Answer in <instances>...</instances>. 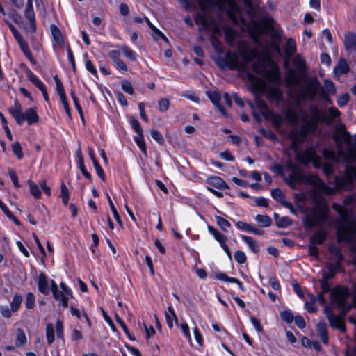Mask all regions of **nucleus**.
<instances>
[{
	"label": "nucleus",
	"mask_w": 356,
	"mask_h": 356,
	"mask_svg": "<svg viewBox=\"0 0 356 356\" xmlns=\"http://www.w3.org/2000/svg\"><path fill=\"white\" fill-rule=\"evenodd\" d=\"M356 234V220H349L344 217L340 220L337 228V237L338 242H352Z\"/></svg>",
	"instance_id": "f257e3e1"
},
{
	"label": "nucleus",
	"mask_w": 356,
	"mask_h": 356,
	"mask_svg": "<svg viewBox=\"0 0 356 356\" xmlns=\"http://www.w3.org/2000/svg\"><path fill=\"white\" fill-rule=\"evenodd\" d=\"M356 181V167L347 165L343 175L336 176L334 183L339 190L349 191L355 188Z\"/></svg>",
	"instance_id": "f03ea898"
},
{
	"label": "nucleus",
	"mask_w": 356,
	"mask_h": 356,
	"mask_svg": "<svg viewBox=\"0 0 356 356\" xmlns=\"http://www.w3.org/2000/svg\"><path fill=\"white\" fill-rule=\"evenodd\" d=\"M332 139L341 154L343 153V143L348 146L352 145V136L346 130V127L343 124L334 126Z\"/></svg>",
	"instance_id": "7ed1b4c3"
},
{
	"label": "nucleus",
	"mask_w": 356,
	"mask_h": 356,
	"mask_svg": "<svg viewBox=\"0 0 356 356\" xmlns=\"http://www.w3.org/2000/svg\"><path fill=\"white\" fill-rule=\"evenodd\" d=\"M332 300L337 304V307L342 310V315H344L351 308V306L346 303L345 295L339 289H334L330 291Z\"/></svg>",
	"instance_id": "20e7f679"
},
{
	"label": "nucleus",
	"mask_w": 356,
	"mask_h": 356,
	"mask_svg": "<svg viewBox=\"0 0 356 356\" xmlns=\"http://www.w3.org/2000/svg\"><path fill=\"white\" fill-rule=\"evenodd\" d=\"M25 17L29 22V27H25L26 31L33 33L36 31L35 15L33 8L32 0H27V4L24 12Z\"/></svg>",
	"instance_id": "39448f33"
},
{
	"label": "nucleus",
	"mask_w": 356,
	"mask_h": 356,
	"mask_svg": "<svg viewBox=\"0 0 356 356\" xmlns=\"http://www.w3.org/2000/svg\"><path fill=\"white\" fill-rule=\"evenodd\" d=\"M28 79L33 83L42 93L43 97L47 102H49V98L45 85L29 69L26 70Z\"/></svg>",
	"instance_id": "423d86ee"
},
{
	"label": "nucleus",
	"mask_w": 356,
	"mask_h": 356,
	"mask_svg": "<svg viewBox=\"0 0 356 356\" xmlns=\"http://www.w3.org/2000/svg\"><path fill=\"white\" fill-rule=\"evenodd\" d=\"M220 0H199L200 10L203 13H207L214 7H218L220 10H225L227 5H223L222 7L220 6Z\"/></svg>",
	"instance_id": "0eeeda50"
},
{
	"label": "nucleus",
	"mask_w": 356,
	"mask_h": 356,
	"mask_svg": "<svg viewBox=\"0 0 356 356\" xmlns=\"http://www.w3.org/2000/svg\"><path fill=\"white\" fill-rule=\"evenodd\" d=\"M207 95L220 113L224 116H227V114L225 108L220 104L221 95L220 92L218 91H207Z\"/></svg>",
	"instance_id": "6e6552de"
},
{
	"label": "nucleus",
	"mask_w": 356,
	"mask_h": 356,
	"mask_svg": "<svg viewBox=\"0 0 356 356\" xmlns=\"http://www.w3.org/2000/svg\"><path fill=\"white\" fill-rule=\"evenodd\" d=\"M327 310L328 309L325 308L326 316L330 321V325L334 328L339 330L342 332H345L346 326L341 318L337 315L330 314Z\"/></svg>",
	"instance_id": "1a4fd4ad"
},
{
	"label": "nucleus",
	"mask_w": 356,
	"mask_h": 356,
	"mask_svg": "<svg viewBox=\"0 0 356 356\" xmlns=\"http://www.w3.org/2000/svg\"><path fill=\"white\" fill-rule=\"evenodd\" d=\"M23 119L20 121L19 125H22L24 120H26L29 125L35 124L39 121V116L36 112V109L33 108H29L26 110L24 113H22Z\"/></svg>",
	"instance_id": "9d476101"
},
{
	"label": "nucleus",
	"mask_w": 356,
	"mask_h": 356,
	"mask_svg": "<svg viewBox=\"0 0 356 356\" xmlns=\"http://www.w3.org/2000/svg\"><path fill=\"white\" fill-rule=\"evenodd\" d=\"M225 62L227 67L230 70H240L242 67L237 55L234 52L228 51L226 54Z\"/></svg>",
	"instance_id": "9b49d317"
},
{
	"label": "nucleus",
	"mask_w": 356,
	"mask_h": 356,
	"mask_svg": "<svg viewBox=\"0 0 356 356\" xmlns=\"http://www.w3.org/2000/svg\"><path fill=\"white\" fill-rule=\"evenodd\" d=\"M309 110H310L311 113H312V115L316 121V123H317L318 122H325L327 124H332V119H328L325 116V113L321 111L318 109L317 106L314 105V104L311 105L309 106Z\"/></svg>",
	"instance_id": "f8f14e48"
},
{
	"label": "nucleus",
	"mask_w": 356,
	"mask_h": 356,
	"mask_svg": "<svg viewBox=\"0 0 356 356\" xmlns=\"http://www.w3.org/2000/svg\"><path fill=\"white\" fill-rule=\"evenodd\" d=\"M9 112L15 118L17 124H20V121L23 119L22 107L17 99H15L13 107L9 108Z\"/></svg>",
	"instance_id": "ddd939ff"
},
{
	"label": "nucleus",
	"mask_w": 356,
	"mask_h": 356,
	"mask_svg": "<svg viewBox=\"0 0 356 356\" xmlns=\"http://www.w3.org/2000/svg\"><path fill=\"white\" fill-rule=\"evenodd\" d=\"M207 183L213 187H215L218 189H227L229 188V186L227 183L220 177L213 176L210 177L207 179Z\"/></svg>",
	"instance_id": "4468645a"
},
{
	"label": "nucleus",
	"mask_w": 356,
	"mask_h": 356,
	"mask_svg": "<svg viewBox=\"0 0 356 356\" xmlns=\"http://www.w3.org/2000/svg\"><path fill=\"white\" fill-rule=\"evenodd\" d=\"M38 286L40 293H43L44 295L49 294L50 290L49 289L47 277L43 272H41L39 275Z\"/></svg>",
	"instance_id": "2eb2a0df"
},
{
	"label": "nucleus",
	"mask_w": 356,
	"mask_h": 356,
	"mask_svg": "<svg viewBox=\"0 0 356 356\" xmlns=\"http://www.w3.org/2000/svg\"><path fill=\"white\" fill-rule=\"evenodd\" d=\"M50 30L55 42L59 46L63 47L64 45V38L60 30L55 24L50 26Z\"/></svg>",
	"instance_id": "dca6fc26"
},
{
	"label": "nucleus",
	"mask_w": 356,
	"mask_h": 356,
	"mask_svg": "<svg viewBox=\"0 0 356 356\" xmlns=\"http://www.w3.org/2000/svg\"><path fill=\"white\" fill-rule=\"evenodd\" d=\"M318 334L321 337L322 342L324 344H327L329 341L327 325L325 322L321 321L317 325Z\"/></svg>",
	"instance_id": "f3484780"
},
{
	"label": "nucleus",
	"mask_w": 356,
	"mask_h": 356,
	"mask_svg": "<svg viewBox=\"0 0 356 356\" xmlns=\"http://www.w3.org/2000/svg\"><path fill=\"white\" fill-rule=\"evenodd\" d=\"M327 233L325 231H317L310 237L309 242L314 245H321L325 241Z\"/></svg>",
	"instance_id": "a211bd4d"
},
{
	"label": "nucleus",
	"mask_w": 356,
	"mask_h": 356,
	"mask_svg": "<svg viewBox=\"0 0 356 356\" xmlns=\"http://www.w3.org/2000/svg\"><path fill=\"white\" fill-rule=\"evenodd\" d=\"M286 83L289 86H297L300 83V79L297 76L296 72L293 69H289L287 71L286 76Z\"/></svg>",
	"instance_id": "6ab92c4d"
},
{
	"label": "nucleus",
	"mask_w": 356,
	"mask_h": 356,
	"mask_svg": "<svg viewBox=\"0 0 356 356\" xmlns=\"http://www.w3.org/2000/svg\"><path fill=\"white\" fill-rule=\"evenodd\" d=\"M350 68L347 61L343 58H341L337 65L334 67V72L337 75H341L347 74Z\"/></svg>",
	"instance_id": "aec40b11"
},
{
	"label": "nucleus",
	"mask_w": 356,
	"mask_h": 356,
	"mask_svg": "<svg viewBox=\"0 0 356 356\" xmlns=\"http://www.w3.org/2000/svg\"><path fill=\"white\" fill-rule=\"evenodd\" d=\"M266 118L271 121L272 124L277 129L281 128L283 124L282 117L279 113L269 111Z\"/></svg>",
	"instance_id": "412c9836"
},
{
	"label": "nucleus",
	"mask_w": 356,
	"mask_h": 356,
	"mask_svg": "<svg viewBox=\"0 0 356 356\" xmlns=\"http://www.w3.org/2000/svg\"><path fill=\"white\" fill-rule=\"evenodd\" d=\"M344 47L346 50L353 49L356 52V35L354 33H348L345 35Z\"/></svg>",
	"instance_id": "4be33fe9"
},
{
	"label": "nucleus",
	"mask_w": 356,
	"mask_h": 356,
	"mask_svg": "<svg viewBox=\"0 0 356 356\" xmlns=\"http://www.w3.org/2000/svg\"><path fill=\"white\" fill-rule=\"evenodd\" d=\"M307 134L304 131H291L289 138L293 143L302 144L306 139Z\"/></svg>",
	"instance_id": "5701e85b"
},
{
	"label": "nucleus",
	"mask_w": 356,
	"mask_h": 356,
	"mask_svg": "<svg viewBox=\"0 0 356 356\" xmlns=\"http://www.w3.org/2000/svg\"><path fill=\"white\" fill-rule=\"evenodd\" d=\"M350 147L347 149L346 154H345L343 152L342 153V155L343 156V159L346 161H347L349 163L355 162L356 163V146H349ZM340 154L341 153L340 152Z\"/></svg>",
	"instance_id": "b1692460"
},
{
	"label": "nucleus",
	"mask_w": 356,
	"mask_h": 356,
	"mask_svg": "<svg viewBox=\"0 0 356 356\" xmlns=\"http://www.w3.org/2000/svg\"><path fill=\"white\" fill-rule=\"evenodd\" d=\"M195 21L197 24H201L205 29H209V22L207 20V13H203L201 11L200 13H197L195 17Z\"/></svg>",
	"instance_id": "393cba45"
},
{
	"label": "nucleus",
	"mask_w": 356,
	"mask_h": 356,
	"mask_svg": "<svg viewBox=\"0 0 356 356\" xmlns=\"http://www.w3.org/2000/svg\"><path fill=\"white\" fill-rule=\"evenodd\" d=\"M241 238L248 245L249 248L254 253H258L259 252V247L253 238L241 235Z\"/></svg>",
	"instance_id": "a878e982"
},
{
	"label": "nucleus",
	"mask_w": 356,
	"mask_h": 356,
	"mask_svg": "<svg viewBox=\"0 0 356 356\" xmlns=\"http://www.w3.org/2000/svg\"><path fill=\"white\" fill-rule=\"evenodd\" d=\"M322 154L325 159L330 160L336 163L339 161V157L342 155L340 154V153L337 154L335 151L332 149H324L322 152Z\"/></svg>",
	"instance_id": "bb28decb"
},
{
	"label": "nucleus",
	"mask_w": 356,
	"mask_h": 356,
	"mask_svg": "<svg viewBox=\"0 0 356 356\" xmlns=\"http://www.w3.org/2000/svg\"><path fill=\"white\" fill-rule=\"evenodd\" d=\"M209 232L213 235L214 238L220 243V244L226 242L227 236L220 233L216 228L211 225H208Z\"/></svg>",
	"instance_id": "cd10ccee"
},
{
	"label": "nucleus",
	"mask_w": 356,
	"mask_h": 356,
	"mask_svg": "<svg viewBox=\"0 0 356 356\" xmlns=\"http://www.w3.org/2000/svg\"><path fill=\"white\" fill-rule=\"evenodd\" d=\"M296 159L303 165H308L312 159V156L310 152H305L303 153H298L296 156Z\"/></svg>",
	"instance_id": "c85d7f7f"
},
{
	"label": "nucleus",
	"mask_w": 356,
	"mask_h": 356,
	"mask_svg": "<svg viewBox=\"0 0 356 356\" xmlns=\"http://www.w3.org/2000/svg\"><path fill=\"white\" fill-rule=\"evenodd\" d=\"M220 6H222L223 5H227V7L229 8V14L232 13H236L239 10V8L237 6V3L235 0H220Z\"/></svg>",
	"instance_id": "c756f323"
},
{
	"label": "nucleus",
	"mask_w": 356,
	"mask_h": 356,
	"mask_svg": "<svg viewBox=\"0 0 356 356\" xmlns=\"http://www.w3.org/2000/svg\"><path fill=\"white\" fill-rule=\"evenodd\" d=\"M255 220L262 227H269L272 223L270 218L267 215L258 214Z\"/></svg>",
	"instance_id": "7c9ffc66"
},
{
	"label": "nucleus",
	"mask_w": 356,
	"mask_h": 356,
	"mask_svg": "<svg viewBox=\"0 0 356 356\" xmlns=\"http://www.w3.org/2000/svg\"><path fill=\"white\" fill-rule=\"evenodd\" d=\"M307 89L318 92L321 90L322 92H324V89L321 87V83L317 78H313L309 83Z\"/></svg>",
	"instance_id": "2f4dec72"
},
{
	"label": "nucleus",
	"mask_w": 356,
	"mask_h": 356,
	"mask_svg": "<svg viewBox=\"0 0 356 356\" xmlns=\"http://www.w3.org/2000/svg\"><path fill=\"white\" fill-rule=\"evenodd\" d=\"M26 342V337L22 329L18 328L16 330V346L24 345Z\"/></svg>",
	"instance_id": "473e14b6"
},
{
	"label": "nucleus",
	"mask_w": 356,
	"mask_h": 356,
	"mask_svg": "<svg viewBox=\"0 0 356 356\" xmlns=\"http://www.w3.org/2000/svg\"><path fill=\"white\" fill-rule=\"evenodd\" d=\"M296 50L295 40L290 38L287 40L285 51L289 56H293Z\"/></svg>",
	"instance_id": "72a5a7b5"
},
{
	"label": "nucleus",
	"mask_w": 356,
	"mask_h": 356,
	"mask_svg": "<svg viewBox=\"0 0 356 356\" xmlns=\"http://www.w3.org/2000/svg\"><path fill=\"white\" fill-rule=\"evenodd\" d=\"M134 141L138 145L140 150L143 152V154L147 156L146 145L144 141L143 133L138 134V136H135Z\"/></svg>",
	"instance_id": "f704fd0d"
},
{
	"label": "nucleus",
	"mask_w": 356,
	"mask_h": 356,
	"mask_svg": "<svg viewBox=\"0 0 356 356\" xmlns=\"http://www.w3.org/2000/svg\"><path fill=\"white\" fill-rule=\"evenodd\" d=\"M31 193L36 198L39 199L41 197V191L38 186L31 180L27 181Z\"/></svg>",
	"instance_id": "c9c22d12"
},
{
	"label": "nucleus",
	"mask_w": 356,
	"mask_h": 356,
	"mask_svg": "<svg viewBox=\"0 0 356 356\" xmlns=\"http://www.w3.org/2000/svg\"><path fill=\"white\" fill-rule=\"evenodd\" d=\"M115 318L117 321V323L121 326V327L122 328V330H124V332L126 333V334L127 335V337H129V339L131 341H134L136 339L134 337V335H132L129 332V330L126 325V324L124 323V321L118 315V314H115Z\"/></svg>",
	"instance_id": "e433bc0d"
},
{
	"label": "nucleus",
	"mask_w": 356,
	"mask_h": 356,
	"mask_svg": "<svg viewBox=\"0 0 356 356\" xmlns=\"http://www.w3.org/2000/svg\"><path fill=\"white\" fill-rule=\"evenodd\" d=\"M22 297L17 293L15 294L13 301L10 302L11 311L13 312L17 311L22 304Z\"/></svg>",
	"instance_id": "4c0bfd02"
},
{
	"label": "nucleus",
	"mask_w": 356,
	"mask_h": 356,
	"mask_svg": "<svg viewBox=\"0 0 356 356\" xmlns=\"http://www.w3.org/2000/svg\"><path fill=\"white\" fill-rule=\"evenodd\" d=\"M268 95L270 97L277 101L282 99V92L279 88H270L268 89Z\"/></svg>",
	"instance_id": "58836bf2"
},
{
	"label": "nucleus",
	"mask_w": 356,
	"mask_h": 356,
	"mask_svg": "<svg viewBox=\"0 0 356 356\" xmlns=\"http://www.w3.org/2000/svg\"><path fill=\"white\" fill-rule=\"evenodd\" d=\"M106 197H107V199H108V202L109 206H110V207H111V211H112V212H113V216H114V218H115V220L118 222V223L121 227H122V220H121V219H120V215H119V213H118V211H117V209H116L115 207L114 206V204H113V202H112V200H111V197H110L109 195H108V194H107V195H106Z\"/></svg>",
	"instance_id": "ea45409f"
},
{
	"label": "nucleus",
	"mask_w": 356,
	"mask_h": 356,
	"mask_svg": "<svg viewBox=\"0 0 356 356\" xmlns=\"http://www.w3.org/2000/svg\"><path fill=\"white\" fill-rule=\"evenodd\" d=\"M70 95H71L73 102L74 103L75 107L80 115L81 120H82L83 123L84 124L85 123L84 117H83L82 108H81V105L79 102V99L75 95V93L73 90H71Z\"/></svg>",
	"instance_id": "a19ab883"
},
{
	"label": "nucleus",
	"mask_w": 356,
	"mask_h": 356,
	"mask_svg": "<svg viewBox=\"0 0 356 356\" xmlns=\"http://www.w3.org/2000/svg\"><path fill=\"white\" fill-rule=\"evenodd\" d=\"M46 332L47 343L49 345H51L54 341V328L52 324H47Z\"/></svg>",
	"instance_id": "79ce46f5"
},
{
	"label": "nucleus",
	"mask_w": 356,
	"mask_h": 356,
	"mask_svg": "<svg viewBox=\"0 0 356 356\" xmlns=\"http://www.w3.org/2000/svg\"><path fill=\"white\" fill-rule=\"evenodd\" d=\"M150 134L152 138L155 140L159 145H163L165 143V140L161 134L156 129H151Z\"/></svg>",
	"instance_id": "37998d69"
},
{
	"label": "nucleus",
	"mask_w": 356,
	"mask_h": 356,
	"mask_svg": "<svg viewBox=\"0 0 356 356\" xmlns=\"http://www.w3.org/2000/svg\"><path fill=\"white\" fill-rule=\"evenodd\" d=\"M280 317L283 321L286 322L288 324L291 323L294 319L293 314L289 310L281 312Z\"/></svg>",
	"instance_id": "c03bdc74"
},
{
	"label": "nucleus",
	"mask_w": 356,
	"mask_h": 356,
	"mask_svg": "<svg viewBox=\"0 0 356 356\" xmlns=\"http://www.w3.org/2000/svg\"><path fill=\"white\" fill-rule=\"evenodd\" d=\"M17 43L19 44L20 49L24 54V55L26 56H31V51L29 48L27 42L24 40L23 37L20 38L17 40Z\"/></svg>",
	"instance_id": "a18cd8bd"
},
{
	"label": "nucleus",
	"mask_w": 356,
	"mask_h": 356,
	"mask_svg": "<svg viewBox=\"0 0 356 356\" xmlns=\"http://www.w3.org/2000/svg\"><path fill=\"white\" fill-rule=\"evenodd\" d=\"M216 219L218 225L221 227V229L224 232H227V228L231 226L230 222L227 220L223 218L222 217L216 216Z\"/></svg>",
	"instance_id": "49530a36"
},
{
	"label": "nucleus",
	"mask_w": 356,
	"mask_h": 356,
	"mask_svg": "<svg viewBox=\"0 0 356 356\" xmlns=\"http://www.w3.org/2000/svg\"><path fill=\"white\" fill-rule=\"evenodd\" d=\"M12 149L17 159H22L23 158L22 147L19 142H15L13 144Z\"/></svg>",
	"instance_id": "de8ad7c7"
},
{
	"label": "nucleus",
	"mask_w": 356,
	"mask_h": 356,
	"mask_svg": "<svg viewBox=\"0 0 356 356\" xmlns=\"http://www.w3.org/2000/svg\"><path fill=\"white\" fill-rule=\"evenodd\" d=\"M291 223H292V221L289 218H288L286 216H284V217L280 218L279 220H277V221L276 222V225L278 227L284 228V227H286L291 225Z\"/></svg>",
	"instance_id": "09e8293b"
},
{
	"label": "nucleus",
	"mask_w": 356,
	"mask_h": 356,
	"mask_svg": "<svg viewBox=\"0 0 356 356\" xmlns=\"http://www.w3.org/2000/svg\"><path fill=\"white\" fill-rule=\"evenodd\" d=\"M0 119L1 120V122L3 125V128H4V130H5V132H6V134L8 137V138L12 141L13 140V136L11 134V132H10V130L9 129L8 127V122L6 119V118L4 117L3 114L0 112Z\"/></svg>",
	"instance_id": "8fccbe9b"
},
{
	"label": "nucleus",
	"mask_w": 356,
	"mask_h": 356,
	"mask_svg": "<svg viewBox=\"0 0 356 356\" xmlns=\"http://www.w3.org/2000/svg\"><path fill=\"white\" fill-rule=\"evenodd\" d=\"M25 305L29 309H33L35 305V296L31 292L26 295Z\"/></svg>",
	"instance_id": "3c124183"
},
{
	"label": "nucleus",
	"mask_w": 356,
	"mask_h": 356,
	"mask_svg": "<svg viewBox=\"0 0 356 356\" xmlns=\"http://www.w3.org/2000/svg\"><path fill=\"white\" fill-rule=\"evenodd\" d=\"M130 124L137 134L143 133V129L141 128L139 122L135 118L131 117L130 118Z\"/></svg>",
	"instance_id": "603ef678"
},
{
	"label": "nucleus",
	"mask_w": 356,
	"mask_h": 356,
	"mask_svg": "<svg viewBox=\"0 0 356 356\" xmlns=\"http://www.w3.org/2000/svg\"><path fill=\"white\" fill-rule=\"evenodd\" d=\"M316 94H317L316 92H314L312 90H309L307 89V90L306 92H302L300 95V97L302 99H308L310 101H313L314 99V98L316 97Z\"/></svg>",
	"instance_id": "864d4df0"
},
{
	"label": "nucleus",
	"mask_w": 356,
	"mask_h": 356,
	"mask_svg": "<svg viewBox=\"0 0 356 356\" xmlns=\"http://www.w3.org/2000/svg\"><path fill=\"white\" fill-rule=\"evenodd\" d=\"M316 94H317L316 92H314L312 90H309L307 89V90L306 92H302L300 95V97L302 99H308L310 101H313L314 99V98L316 97Z\"/></svg>",
	"instance_id": "5fc2aeb1"
},
{
	"label": "nucleus",
	"mask_w": 356,
	"mask_h": 356,
	"mask_svg": "<svg viewBox=\"0 0 356 356\" xmlns=\"http://www.w3.org/2000/svg\"><path fill=\"white\" fill-rule=\"evenodd\" d=\"M122 50L124 52V54L127 58H128L129 59H130L132 61H134L136 60V57L135 56L134 52L130 48H129L127 46L123 45L122 47Z\"/></svg>",
	"instance_id": "6e6d98bb"
},
{
	"label": "nucleus",
	"mask_w": 356,
	"mask_h": 356,
	"mask_svg": "<svg viewBox=\"0 0 356 356\" xmlns=\"http://www.w3.org/2000/svg\"><path fill=\"white\" fill-rule=\"evenodd\" d=\"M170 106V101L167 98H162L159 101V109L161 112H165Z\"/></svg>",
	"instance_id": "4d7b16f0"
},
{
	"label": "nucleus",
	"mask_w": 356,
	"mask_h": 356,
	"mask_svg": "<svg viewBox=\"0 0 356 356\" xmlns=\"http://www.w3.org/2000/svg\"><path fill=\"white\" fill-rule=\"evenodd\" d=\"M341 115L340 111L335 107H331L328 109V115L325 113V116L328 119H332V122L334 118L339 117Z\"/></svg>",
	"instance_id": "13d9d810"
},
{
	"label": "nucleus",
	"mask_w": 356,
	"mask_h": 356,
	"mask_svg": "<svg viewBox=\"0 0 356 356\" xmlns=\"http://www.w3.org/2000/svg\"><path fill=\"white\" fill-rule=\"evenodd\" d=\"M56 85V92L59 96L65 95V89L61 81L58 79V75H55L54 77Z\"/></svg>",
	"instance_id": "bf43d9fd"
},
{
	"label": "nucleus",
	"mask_w": 356,
	"mask_h": 356,
	"mask_svg": "<svg viewBox=\"0 0 356 356\" xmlns=\"http://www.w3.org/2000/svg\"><path fill=\"white\" fill-rule=\"evenodd\" d=\"M122 88L125 92L129 95H133L134 92L131 83L127 80H123L122 81Z\"/></svg>",
	"instance_id": "052dcab7"
},
{
	"label": "nucleus",
	"mask_w": 356,
	"mask_h": 356,
	"mask_svg": "<svg viewBox=\"0 0 356 356\" xmlns=\"http://www.w3.org/2000/svg\"><path fill=\"white\" fill-rule=\"evenodd\" d=\"M271 195L276 201L281 202L284 198V195L279 188H275L271 191Z\"/></svg>",
	"instance_id": "680f3d73"
},
{
	"label": "nucleus",
	"mask_w": 356,
	"mask_h": 356,
	"mask_svg": "<svg viewBox=\"0 0 356 356\" xmlns=\"http://www.w3.org/2000/svg\"><path fill=\"white\" fill-rule=\"evenodd\" d=\"M3 21L8 26L16 40L22 37L20 33L16 29V28L12 24V23H10L6 19H3Z\"/></svg>",
	"instance_id": "e2e57ef3"
},
{
	"label": "nucleus",
	"mask_w": 356,
	"mask_h": 356,
	"mask_svg": "<svg viewBox=\"0 0 356 356\" xmlns=\"http://www.w3.org/2000/svg\"><path fill=\"white\" fill-rule=\"evenodd\" d=\"M319 223V218L317 216L307 217L306 219V225L309 227H316Z\"/></svg>",
	"instance_id": "0e129e2a"
},
{
	"label": "nucleus",
	"mask_w": 356,
	"mask_h": 356,
	"mask_svg": "<svg viewBox=\"0 0 356 356\" xmlns=\"http://www.w3.org/2000/svg\"><path fill=\"white\" fill-rule=\"evenodd\" d=\"M234 259L239 264H244L246 261V255L241 250H237L234 252Z\"/></svg>",
	"instance_id": "69168bd1"
},
{
	"label": "nucleus",
	"mask_w": 356,
	"mask_h": 356,
	"mask_svg": "<svg viewBox=\"0 0 356 356\" xmlns=\"http://www.w3.org/2000/svg\"><path fill=\"white\" fill-rule=\"evenodd\" d=\"M56 329L57 332V337L64 341L63 325L60 320H58L56 323Z\"/></svg>",
	"instance_id": "338daca9"
},
{
	"label": "nucleus",
	"mask_w": 356,
	"mask_h": 356,
	"mask_svg": "<svg viewBox=\"0 0 356 356\" xmlns=\"http://www.w3.org/2000/svg\"><path fill=\"white\" fill-rule=\"evenodd\" d=\"M8 174L10 175V177L14 184V186L16 187V188H19L21 186L20 184H19V181H18V177L16 174V172H15V170L12 168H9L8 169Z\"/></svg>",
	"instance_id": "774afa93"
}]
</instances>
